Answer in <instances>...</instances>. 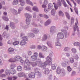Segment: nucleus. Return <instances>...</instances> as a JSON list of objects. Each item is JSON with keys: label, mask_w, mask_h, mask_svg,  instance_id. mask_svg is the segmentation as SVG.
Returning a JSON list of instances; mask_svg holds the SVG:
<instances>
[{"label": "nucleus", "mask_w": 80, "mask_h": 80, "mask_svg": "<svg viewBox=\"0 0 80 80\" xmlns=\"http://www.w3.org/2000/svg\"><path fill=\"white\" fill-rule=\"evenodd\" d=\"M47 43L48 47H51V48H53V45L52 44V42H51V41H48L47 42Z\"/></svg>", "instance_id": "nucleus-27"}, {"label": "nucleus", "mask_w": 80, "mask_h": 80, "mask_svg": "<svg viewBox=\"0 0 80 80\" xmlns=\"http://www.w3.org/2000/svg\"><path fill=\"white\" fill-rule=\"evenodd\" d=\"M25 17L26 18V23L27 25H29L30 23V18H31L32 17V16L30 14L26 13L25 14Z\"/></svg>", "instance_id": "nucleus-1"}, {"label": "nucleus", "mask_w": 80, "mask_h": 80, "mask_svg": "<svg viewBox=\"0 0 80 80\" xmlns=\"http://www.w3.org/2000/svg\"><path fill=\"white\" fill-rule=\"evenodd\" d=\"M11 11L12 12V14L14 15H18V12L17 11V10L15 9L14 8L11 9Z\"/></svg>", "instance_id": "nucleus-8"}, {"label": "nucleus", "mask_w": 80, "mask_h": 80, "mask_svg": "<svg viewBox=\"0 0 80 80\" xmlns=\"http://www.w3.org/2000/svg\"><path fill=\"white\" fill-rule=\"evenodd\" d=\"M25 65L26 64L28 65H30V62L28 59H26L25 60Z\"/></svg>", "instance_id": "nucleus-40"}, {"label": "nucleus", "mask_w": 80, "mask_h": 80, "mask_svg": "<svg viewBox=\"0 0 80 80\" xmlns=\"http://www.w3.org/2000/svg\"><path fill=\"white\" fill-rule=\"evenodd\" d=\"M19 62H20L21 63H22V64H23V65H25V61H24V60H23L22 59V58H21V59L20 61H19Z\"/></svg>", "instance_id": "nucleus-55"}, {"label": "nucleus", "mask_w": 80, "mask_h": 80, "mask_svg": "<svg viewBox=\"0 0 80 80\" xmlns=\"http://www.w3.org/2000/svg\"><path fill=\"white\" fill-rule=\"evenodd\" d=\"M40 69L38 68H35L34 69V72L37 75L38 78H40L42 77V73L39 71Z\"/></svg>", "instance_id": "nucleus-2"}, {"label": "nucleus", "mask_w": 80, "mask_h": 80, "mask_svg": "<svg viewBox=\"0 0 80 80\" xmlns=\"http://www.w3.org/2000/svg\"><path fill=\"white\" fill-rule=\"evenodd\" d=\"M65 75V70H63L61 73V77H64Z\"/></svg>", "instance_id": "nucleus-36"}, {"label": "nucleus", "mask_w": 80, "mask_h": 80, "mask_svg": "<svg viewBox=\"0 0 80 80\" xmlns=\"http://www.w3.org/2000/svg\"><path fill=\"white\" fill-rule=\"evenodd\" d=\"M22 40H24V41L28 40V37L24 36L22 38Z\"/></svg>", "instance_id": "nucleus-58"}, {"label": "nucleus", "mask_w": 80, "mask_h": 80, "mask_svg": "<svg viewBox=\"0 0 80 80\" xmlns=\"http://www.w3.org/2000/svg\"><path fill=\"white\" fill-rule=\"evenodd\" d=\"M46 63H47L48 65H50L52 63V59L51 57L48 56L46 58Z\"/></svg>", "instance_id": "nucleus-4"}, {"label": "nucleus", "mask_w": 80, "mask_h": 80, "mask_svg": "<svg viewBox=\"0 0 80 80\" xmlns=\"http://www.w3.org/2000/svg\"><path fill=\"white\" fill-rule=\"evenodd\" d=\"M56 32V28L55 26H52L50 28V33H53Z\"/></svg>", "instance_id": "nucleus-10"}, {"label": "nucleus", "mask_w": 80, "mask_h": 80, "mask_svg": "<svg viewBox=\"0 0 80 80\" xmlns=\"http://www.w3.org/2000/svg\"><path fill=\"white\" fill-rule=\"evenodd\" d=\"M27 53L28 55L30 56L32 55V52L31 51H28L27 52Z\"/></svg>", "instance_id": "nucleus-59"}, {"label": "nucleus", "mask_w": 80, "mask_h": 80, "mask_svg": "<svg viewBox=\"0 0 80 80\" xmlns=\"http://www.w3.org/2000/svg\"><path fill=\"white\" fill-rule=\"evenodd\" d=\"M22 69H23V68L21 66H18L17 67V70L18 71V72H21L22 70Z\"/></svg>", "instance_id": "nucleus-29"}, {"label": "nucleus", "mask_w": 80, "mask_h": 80, "mask_svg": "<svg viewBox=\"0 0 80 80\" xmlns=\"http://www.w3.org/2000/svg\"><path fill=\"white\" fill-rule=\"evenodd\" d=\"M15 67H16V65L14 63H12L11 64L10 67L11 68H12V69H13L14 68H15Z\"/></svg>", "instance_id": "nucleus-42"}, {"label": "nucleus", "mask_w": 80, "mask_h": 80, "mask_svg": "<svg viewBox=\"0 0 80 80\" xmlns=\"http://www.w3.org/2000/svg\"><path fill=\"white\" fill-rule=\"evenodd\" d=\"M57 37L58 38L63 39L64 38V35H63V34L62 32H59L57 34Z\"/></svg>", "instance_id": "nucleus-6"}, {"label": "nucleus", "mask_w": 80, "mask_h": 80, "mask_svg": "<svg viewBox=\"0 0 80 80\" xmlns=\"http://www.w3.org/2000/svg\"><path fill=\"white\" fill-rule=\"evenodd\" d=\"M68 71L69 72H70L72 71V68L70 67V66H68L67 67Z\"/></svg>", "instance_id": "nucleus-60"}, {"label": "nucleus", "mask_w": 80, "mask_h": 80, "mask_svg": "<svg viewBox=\"0 0 80 80\" xmlns=\"http://www.w3.org/2000/svg\"><path fill=\"white\" fill-rule=\"evenodd\" d=\"M14 51V49L12 48H10L8 49V52L10 54H13Z\"/></svg>", "instance_id": "nucleus-17"}, {"label": "nucleus", "mask_w": 80, "mask_h": 80, "mask_svg": "<svg viewBox=\"0 0 80 80\" xmlns=\"http://www.w3.org/2000/svg\"><path fill=\"white\" fill-rule=\"evenodd\" d=\"M26 2L28 4H29V5L33 6V3H32V2L30 1V0H26Z\"/></svg>", "instance_id": "nucleus-41"}, {"label": "nucleus", "mask_w": 80, "mask_h": 80, "mask_svg": "<svg viewBox=\"0 0 80 80\" xmlns=\"http://www.w3.org/2000/svg\"><path fill=\"white\" fill-rule=\"evenodd\" d=\"M65 13L66 14V17L68 18V19L70 20V15H69V14H68L67 12H65Z\"/></svg>", "instance_id": "nucleus-50"}, {"label": "nucleus", "mask_w": 80, "mask_h": 80, "mask_svg": "<svg viewBox=\"0 0 80 80\" xmlns=\"http://www.w3.org/2000/svg\"><path fill=\"white\" fill-rule=\"evenodd\" d=\"M14 58H11L9 59L8 60V61L9 62H15V61L14 60Z\"/></svg>", "instance_id": "nucleus-48"}, {"label": "nucleus", "mask_w": 80, "mask_h": 80, "mask_svg": "<svg viewBox=\"0 0 80 80\" xmlns=\"http://www.w3.org/2000/svg\"><path fill=\"white\" fill-rule=\"evenodd\" d=\"M56 40L57 41H56L55 43L56 46H60L61 44L59 42V39H56Z\"/></svg>", "instance_id": "nucleus-23"}, {"label": "nucleus", "mask_w": 80, "mask_h": 80, "mask_svg": "<svg viewBox=\"0 0 80 80\" xmlns=\"http://www.w3.org/2000/svg\"><path fill=\"white\" fill-rule=\"evenodd\" d=\"M53 4L54 5V8L55 10H57V9H58V7L57 5V4L56 3L53 2Z\"/></svg>", "instance_id": "nucleus-46"}, {"label": "nucleus", "mask_w": 80, "mask_h": 80, "mask_svg": "<svg viewBox=\"0 0 80 80\" xmlns=\"http://www.w3.org/2000/svg\"><path fill=\"white\" fill-rule=\"evenodd\" d=\"M70 60L71 63H73L74 62V59L72 57L70 58Z\"/></svg>", "instance_id": "nucleus-62"}, {"label": "nucleus", "mask_w": 80, "mask_h": 80, "mask_svg": "<svg viewBox=\"0 0 80 80\" xmlns=\"http://www.w3.org/2000/svg\"><path fill=\"white\" fill-rule=\"evenodd\" d=\"M66 56L67 57H70V54L69 53L66 52L65 53Z\"/></svg>", "instance_id": "nucleus-64"}, {"label": "nucleus", "mask_w": 80, "mask_h": 80, "mask_svg": "<svg viewBox=\"0 0 80 80\" xmlns=\"http://www.w3.org/2000/svg\"><path fill=\"white\" fill-rule=\"evenodd\" d=\"M32 32L34 33H38L39 32V30L37 28H34L32 30Z\"/></svg>", "instance_id": "nucleus-33"}, {"label": "nucleus", "mask_w": 80, "mask_h": 80, "mask_svg": "<svg viewBox=\"0 0 80 80\" xmlns=\"http://www.w3.org/2000/svg\"><path fill=\"white\" fill-rule=\"evenodd\" d=\"M14 59L17 62H19L22 59V57L19 56H16L14 57Z\"/></svg>", "instance_id": "nucleus-13"}, {"label": "nucleus", "mask_w": 80, "mask_h": 80, "mask_svg": "<svg viewBox=\"0 0 80 80\" xmlns=\"http://www.w3.org/2000/svg\"><path fill=\"white\" fill-rule=\"evenodd\" d=\"M5 73L7 75H10V71L8 70H6L5 71Z\"/></svg>", "instance_id": "nucleus-45"}, {"label": "nucleus", "mask_w": 80, "mask_h": 80, "mask_svg": "<svg viewBox=\"0 0 80 80\" xmlns=\"http://www.w3.org/2000/svg\"><path fill=\"white\" fill-rule=\"evenodd\" d=\"M70 50V48L68 47H66L64 48L63 50L65 52H68V50Z\"/></svg>", "instance_id": "nucleus-56"}, {"label": "nucleus", "mask_w": 80, "mask_h": 80, "mask_svg": "<svg viewBox=\"0 0 80 80\" xmlns=\"http://www.w3.org/2000/svg\"><path fill=\"white\" fill-rule=\"evenodd\" d=\"M50 23H51V20L48 19L45 22L44 25L45 26H48V25H49L50 24Z\"/></svg>", "instance_id": "nucleus-18"}, {"label": "nucleus", "mask_w": 80, "mask_h": 80, "mask_svg": "<svg viewBox=\"0 0 80 80\" xmlns=\"http://www.w3.org/2000/svg\"><path fill=\"white\" fill-rule=\"evenodd\" d=\"M66 28L65 30L62 29L61 30V32L64 33V34L65 35V37L66 38H67V31H66V30H67L68 29V27L67 26H66L65 27Z\"/></svg>", "instance_id": "nucleus-9"}, {"label": "nucleus", "mask_w": 80, "mask_h": 80, "mask_svg": "<svg viewBox=\"0 0 80 80\" xmlns=\"http://www.w3.org/2000/svg\"><path fill=\"white\" fill-rule=\"evenodd\" d=\"M75 27L74 28V32H72V35H75V32L76 31V30H77L78 32L79 31V29H78V26H77V23L76 22L75 23Z\"/></svg>", "instance_id": "nucleus-7"}, {"label": "nucleus", "mask_w": 80, "mask_h": 80, "mask_svg": "<svg viewBox=\"0 0 80 80\" xmlns=\"http://www.w3.org/2000/svg\"><path fill=\"white\" fill-rule=\"evenodd\" d=\"M19 2H20V5L21 7H23L25 5V1L23 0H19Z\"/></svg>", "instance_id": "nucleus-21"}, {"label": "nucleus", "mask_w": 80, "mask_h": 80, "mask_svg": "<svg viewBox=\"0 0 80 80\" xmlns=\"http://www.w3.org/2000/svg\"><path fill=\"white\" fill-rule=\"evenodd\" d=\"M53 8V4L51 3H49L48 5V8L49 10H51Z\"/></svg>", "instance_id": "nucleus-39"}, {"label": "nucleus", "mask_w": 80, "mask_h": 80, "mask_svg": "<svg viewBox=\"0 0 80 80\" xmlns=\"http://www.w3.org/2000/svg\"><path fill=\"white\" fill-rule=\"evenodd\" d=\"M37 58L33 55L31 56V59L32 61H35L37 59Z\"/></svg>", "instance_id": "nucleus-37"}, {"label": "nucleus", "mask_w": 80, "mask_h": 80, "mask_svg": "<svg viewBox=\"0 0 80 80\" xmlns=\"http://www.w3.org/2000/svg\"><path fill=\"white\" fill-rule=\"evenodd\" d=\"M27 44V42L24 40H22L21 41L20 43V45L21 46H23V45H25Z\"/></svg>", "instance_id": "nucleus-20"}, {"label": "nucleus", "mask_w": 80, "mask_h": 80, "mask_svg": "<svg viewBox=\"0 0 80 80\" xmlns=\"http://www.w3.org/2000/svg\"><path fill=\"white\" fill-rule=\"evenodd\" d=\"M71 51H72V53H77V49L74 48H72Z\"/></svg>", "instance_id": "nucleus-51"}, {"label": "nucleus", "mask_w": 80, "mask_h": 80, "mask_svg": "<svg viewBox=\"0 0 80 80\" xmlns=\"http://www.w3.org/2000/svg\"><path fill=\"white\" fill-rule=\"evenodd\" d=\"M18 77H17L14 76L12 77H8V80H16V79Z\"/></svg>", "instance_id": "nucleus-15"}, {"label": "nucleus", "mask_w": 80, "mask_h": 80, "mask_svg": "<svg viewBox=\"0 0 80 80\" xmlns=\"http://www.w3.org/2000/svg\"><path fill=\"white\" fill-rule=\"evenodd\" d=\"M25 9L26 10L29 11V12H32V8L29 6H27L26 8Z\"/></svg>", "instance_id": "nucleus-30"}, {"label": "nucleus", "mask_w": 80, "mask_h": 80, "mask_svg": "<svg viewBox=\"0 0 80 80\" xmlns=\"http://www.w3.org/2000/svg\"><path fill=\"white\" fill-rule=\"evenodd\" d=\"M10 73L12 75H14V74H15L17 73V71L14 69L11 68L10 69Z\"/></svg>", "instance_id": "nucleus-14"}, {"label": "nucleus", "mask_w": 80, "mask_h": 80, "mask_svg": "<svg viewBox=\"0 0 80 80\" xmlns=\"http://www.w3.org/2000/svg\"><path fill=\"white\" fill-rule=\"evenodd\" d=\"M42 62H41V59H40L38 58L37 59L36 62H32L31 63V64L32 65V67H35V66H38V64H40V63Z\"/></svg>", "instance_id": "nucleus-3"}, {"label": "nucleus", "mask_w": 80, "mask_h": 80, "mask_svg": "<svg viewBox=\"0 0 80 80\" xmlns=\"http://www.w3.org/2000/svg\"><path fill=\"white\" fill-rule=\"evenodd\" d=\"M61 64L63 67H66L67 66H68L69 65L68 61H65L62 62Z\"/></svg>", "instance_id": "nucleus-11"}, {"label": "nucleus", "mask_w": 80, "mask_h": 80, "mask_svg": "<svg viewBox=\"0 0 80 80\" xmlns=\"http://www.w3.org/2000/svg\"><path fill=\"white\" fill-rule=\"evenodd\" d=\"M23 10V7H19L18 10V14H20L21 12H22Z\"/></svg>", "instance_id": "nucleus-31"}, {"label": "nucleus", "mask_w": 80, "mask_h": 80, "mask_svg": "<svg viewBox=\"0 0 80 80\" xmlns=\"http://www.w3.org/2000/svg\"><path fill=\"white\" fill-rule=\"evenodd\" d=\"M73 57L76 60H78V56L77 54L73 55Z\"/></svg>", "instance_id": "nucleus-53"}, {"label": "nucleus", "mask_w": 80, "mask_h": 80, "mask_svg": "<svg viewBox=\"0 0 80 80\" xmlns=\"http://www.w3.org/2000/svg\"><path fill=\"white\" fill-rule=\"evenodd\" d=\"M47 65V62H44L42 63H41V62L38 64V66L39 67H41V68H46Z\"/></svg>", "instance_id": "nucleus-5"}, {"label": "nucleus", "mask_w": 80, "mask_h": 80, "mask_svg": "<svg viewBox=\"0 0 80 80\" xmlns=\"http://www.w3.org/2000/svg\"><path fill=\"white\" fill-rule=\"evenodd\" d=\"M56 12V10L54 9H53L51 12V14L53 16L55 15V13Z\"/></svg>", "instance_id": "nucleus-28"}, {"label": "nucleus", "mask_w": 80, "mask_h": 80, "mask_svg": "<svg viewBox=\"0 0 80 80\" xmlns=\"http://www.w3.org/2000/svg\"><path fill=\"white\" fill-rule=\"evenodd\" d=\"M74 46H78L80 47V44L78 42H76L74 43Z\"/></svg>", "instance_id": "nucleus-49"}, {"label": "nucleus", "mask_w": 80, "mask_h": 80, "mask_svg": "<svg viewBox=\"0 0 80 80\" xmlns=\"http://www.w3.org/2000/svg\"><path fill=\"white\" fill-rule=\"evenodd\" d=\"M57 5L58 7H61V6H62V3H61V2L60 0H58Z\"/></svg>", "instance_id": "nucleus-54"}, {"label": "nucleus", "mask_w": 80, "mask_h": 80, "mask_svg": "<svg viewBox=\"0 0 80 80\" xmlns=\"http://www.w3.org/2000/svg\"><path fill=\"white\" fill-rule=\"evenodd\" d=\"M28 76L30 78H35V74L34 72H31L28 74Z\"/></svg>", "instance_id": "nucleus-12"}, {"label": "nucleus", "mask_w": 80, "mask_h": 80, "mask_svg": "<svg viewBox=\"0 0 80 80\" xmlns=\"http://www.w3.org/2000/svg\"><path fill=\"white\" fill-rule=\"evenodd\" d=\"M7 35V32L6 31H5L3 32L2 35L3 37H6Z\"/></svg>", "instance_id": "nucleus-57"}, {"label": "nucleus", "mask_w": 80, "mask_h": 80, "mask_svg": "<svg viewBox=\"0 0 80 80\" xmlns=\"http://www.w3.org/2000/svg\"><path fill=\"white\" fill-rule=\"evenodd\" d=\"M18 0H14L12 2V4L13 5H17V4H18Z\"/></svg>", "instance_id": "nucleus-26"}, {"label": "nucleus", "mask_w": 80, "mask_h": 80, "mask_svg": "<svg viewBox=\"0 0 80 80\" xmlns=\"http://www.w3.org/2000/svg\"><path fill=\"white\" fill-rule=\"evenodd\" d=\"M57 64L55 63L51 65V68L52 70H55L57 68Z\"/></svg>", "instance_id": "nucleus-24"}, {"label": "nucleus", "mask_w": 80, "mask_h": 80, "mask_svg": "<svg viewBox=\"0 0 80 80\" xmlns=\"http://www.w3.org/2000/svg\"><path fill=\"white\" fill-rule=\"evenodd\" d=\"M58 13L60 16H63V15H64V14H63V12L61 10L59 11Z\"/></svg>", "instance_id": "nucleus-47"}, {"label": "nucleus", "mask_w": 80, "mask_h": 80, "mask_svg": "<svg viewBox=\"0 0 80 80\" xmlns=\"http://www.w3.org/2000/svg\"><path fill=\"white\" fill-rule=\"evenodd\" d=\"M41 50L42 52H45L47 51V47L44 45L42 46Z\"/></svg>", "instance_id": "nucleus-16"}, {"label": "nucleus", "mask_w": 80, "mask_h": 80, "mask_svg": "<svg viewBox=\"0 0 80 80\" xmlns=\"http://www.w3.org/2000/svg\"><path fill=\"white\" fill-rule=\"evenodd\" d=\"M62 4L64 7H67V3H66L65 1V0H62Z\"/></svg>", "instance_id": "nucleus-44"}, {"label": "nucleus", "mask_w": 80, "mask_h": 80, "mask_svg": "<svg viewBox=\"0 0 80 80\" xmlns=\"http://www.w3.org/2000/svg\"><path fill=\"white\" fill-rule=\"evenodd\" d=\"M39 57H40V58H45V56L43 55L41 52H39Z\"/></svg>", "instance_id": "nucleus-43"}, {"label": "nucleus", "mask_w": 80, "mask_h": 80, "mask_svg": "<svg viewBox=\"0 0 80 80\" xmlns=\"http://www.w3.org/2000/svg\"><path fill=\"white\" fill-rule=\"evenodd\" d=\"M44 73L46 75H48L50 73V70L48 68H46L44 72Z\"/></svg>", "instance_id": "nucleus-25"}, {"label": "nucleus", "mask_w": 80, "mask_h": 80, "mask_svg": "<svg viewBox=\"0 0 80 80\" xmlns=\"http://www.w3.org/2000/svg\"><path fill=\"white\" fill-rule=\"evenodd\" d=\"M48 37H47V35L46 34H44L42 40L43 41H45L46 40H47Z\"/></svg>", "instance_id": "nucleus-35"}, {"label": "nucleus", "mask_w": 80, "mask_h": 80, "mask_svg": "<svg viewBox=\"0 0 80 80\" xmlns=\"http://www.w3.org/2000/svg\"><path fill=\"white\" fill-rule=\"evenodd\" d=\"M32 10L35 11V12H39V10L38 8V7L37 6H34L32 8Z\"/></svg>", "instance_id": "nucleus-32"}, {"label": "nucleus", "mask_w": 80, "mask_h": 80, "mask_svg": "<svg viewBox=\"0 0 80 80\" xmlns=\"http://www.w3.org/2000/svg\"><path fill=\"white\" fill-rule=\"evenodd\" d=\"M19 42L18 41H16L13 42V45H17L19 44Z\"/></svg>", "instance_id": "nucleus-52"}, {"label": "nucleus", "mask_w": 80, "mask_h": 80, "mask_svg": "<svg viewBox=\"0 0 80 80\" xmlns=\"http://www.w3.org/2000/svg\"><path fill=\"white\" fill-rule=\"evenodd\" d=\"M28 37H31V38H33V37H35V34H34L33 33H28Z\"/></svg>", "instance_id": "nucleus-34"}, {"label": "nucleus", "mask_w": 80, "mask_h": 80, "mask_svg": "<svg viewBox=\"0 0 80 80\" xmlns=\"http://www.w3.org/2000/svg\"><path fill=\"white\" fill-rule=\"evenodd\" d=\"M24 69L25 70H31V68L28 66H27L25 64L24 66Z\"/></svg>", "instance_id": "nucleus-22"}, {"label": "nucleus", "mask_w": 80, "mask_h": 80, "mask_svg": "<svg viewBox=\"0 0 80 80\" xmlns=\"http://www.w3.org/2000/svg\"><path fill=\"white\" fill-rule=\"evenodd\" d=\"M10 26L12 29H14L15 28V24H14V23L13 22H11L10 23Z\"/></svg>", "instance_id": "nucleus-38"}, {"label": "nucleus", "mask_w": 80, "mask_h": 80, "mask_svg": "<svg viewBox=\"0 0 80 80\" xmlns=\"http://www.w3.org/2000/svg\"><path fill=\"white\" fill-rule=\"evenodd\" d=\"M0 77L2 78L5 77H6V75L5 74H1V75H0Z\"/></svg>", "instance_id": "nucleus-63"}, {"label": "nucleus", "mask_w": 80, "mask_h": 80, "mask_svg": "<svg viewBox=\"0 0 80 80\" xmlns=\"http://www.w3.org/2000/svg\"><path fill=\"white\" fill-rule=\"evenodd\" d=\"M56 72L57 74H60L62 72V69L60 67H58L57 68Z\"/></svg>", "instance_id": "nucleus-19"}, {"label": "nucleus", "mask_w": 80, "mask_h": 80, "mask_svg": "<svg viewBox=\"0 0 80 80\" xmlns=\"http://www.w3.org/2000/svg\"><path fill=\"white\" fill-rule=\"evenodd\" d=\"M9 25H6L4 28V30H6L7 31H8L9 30Z\"/></svg>", "instance_id": "nucleus-61"}]
</instances>
